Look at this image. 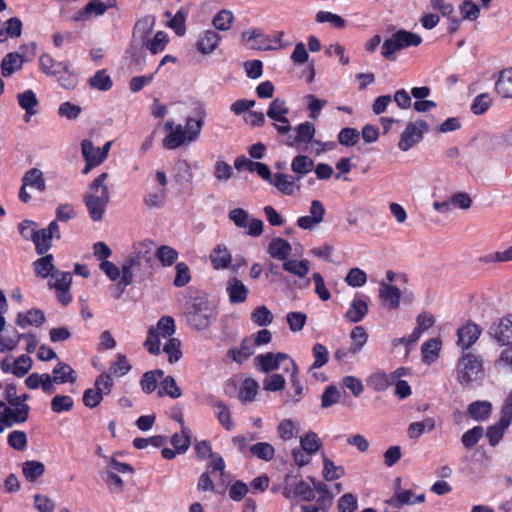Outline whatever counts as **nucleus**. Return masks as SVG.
I'll return each mask as SVG.
<instances>
[{
    "label": "nucleus",
    "mask_w": 512,
    "mask_h": 512,
    "mask_svg": "<svg viewBox=\"0 0 512 512\" xmlns=\"http://www.w3.org/2000/svg\"><path fill=\"white\" fill-rule=\"evenodd\" d=\"M156 18L153 15H145L138 19L133 27L130 49L135 62L141 61V55L148 50L156 55L166 48L169 38L164 31H158L151 37Z\"/></svg>",
    "instance_id": "f257e3e1"
},
{
    "label": "nucleus",
    "mask_w": 512,
    "mask_h": 512,
    "mask_svg": "<svg viewBox=\"0 0 512 512\" xmlns=\"http://www.w3.org/2000/svg\"><path fill=\"white\" fill-rule=\"evenodd\" d=\"M194 110L196 118L188 117L185 126L180 124L173 126V123L170 121L165 124L166 129L170 130V133L163 139L164 148L174 150L186 141L194 142L198 139L204 124L206 110L199 103L196 104Z\"/></svg>",
    "instance_id": "f03ea898"
},
{
    "label": "nucleus",
    "mask_w": 512,
    "mask_h": 512,
    "mask_svg": "<svg viewBox=\"0 0 512 512\" xmlns=\"http://www.w3.org/2000/svg\"><path fill=\"white\" fill-rule=\"evenodd\" d=\"M155 243L151 240H143L133 244L132 251L122 264V277L117 287L119 291L115 298L118 299L125 288L133 282L134 269L141 270L151 265L154 256Z\"/></svg>",
    "instance_id": "7ed1b4c3"
},
{
    "label": "nucleus",
    "mask_w": 512,
    "mask_h": 512,
    "mask_svg": "<svg viewBox=\"0 0 512 512\" xmlns=\"http://www.w3.org/2000/svg\"><path fill=\"white\" fill-rule=\"evenodd\" d=\"M109 174L104 172L96 177L89 185V191L84 195L83 202L93 221H101L110 201V192L105 184Z\"/></svg>",
    "instance_id": "20e7f679"
},
{
    "label": "nucleus",
    "mask_w": 512,
    "mask_h": 512,
    "mask_svg": "<svg viewBox=\"0 0 512 512\" xmlns=\"http://www.w3.org/2000/svg\"><path fill=\"white\" fill-rule=\"evenodd\" d=\"M484 375L483 363L477 355L466 352L458 360L456 379L462 386H470L482 380Z\"/></svg>",
    "instance_id": "39448f33"
},
{
    "label": "nucleus",
    "mask_w": 512,
    "mask_h": 512,
    "mask_svg": "<svg viewBox=\"0 0 512 512\" xmlns=\"http://www.w3.org/2000/svg\"><path fill=\"white\" fill-rule=\"evenodd\" d=\"M185 317L190 327L202 331L209 328L216 320L217 311L209 302L199 300L188 306Z\"/></svg>",
    "instance_id": "423d86ee"
},
{
    "label": "nucleus",
    "mask_w": 512,
    "mask_h": 512,
    "mask_svg": "<svg viewBox=\"0 0 512 512\" xmlns=\"http://www.w3.org/2000/svg\"><path fill=\"white\" fill-rule=\"evenodd\" d=\"M175 321L171 316H162L156 327H151L148 330L147 338L144 342L145 348L151 354L160 353V336L163 338H172L175 333Z\"/></svg>",
    "instance_id": "0eeeda50"
},
{
    "label": "nucleus",
    "mask_w": 512,
    "mask_h": 512,
    "mask_svg": "<svg viewBox=\"0 0 512 512\" xmlns=\"http://www.w3.org/2000/svg\"><path fill=\"white\" fill-rule=\"evenodd\" d=\"M422 43L420 35L407 30H399L390 38L386 39L382 44V55L386 59H394L393 55L396 51L411 46H419Z\"/></svg>",
    "instance_id": "6e6552de"
},
{
    "label": "nucleus",
    "mask_w": 512,
    "mask_h": 512,
    "mask_svg": "<svg viewBox=\"0 0 512 512\" xmlns=\"http://www.w3.org/2000/svg\"><path fill=\"white\" fill-rule=\"evenodd\" d=\"M290 363H296L288 354L283 352H267L254 358L255 367L266 374L272 373L282 367L283 371H290Z\"/></svg>",
    "instance_id": "1a4fd4ad"
},
{
    "label": "nucleus",
    "mask_w": 512,
    "mask_h": 512,
    "mask_svg": "<svg viewBox=\"0 0 512 512\" xmlns=\"http://www.w3.org/2000/svg\"><path fill=\"white\" fill-rule=\"evenodd\" d=\"M228 218L237 228H247L246 234L252 237H258L263 233V221L257 218H251L249 213L243 208L230 210Z\"/></svg>",
    "instance_id": "9d476101"
},
{
    "label": "nucleus",
    "mask_w": 512,
    "mask_h": 512,
    "mask_svg": "<svg viewBox=\"0 0 512 512\" xmlns=\"http://www.w3.org/2000/svg\"><path fill=\"white\" fill-rule=\"evenodd\" d=\"M29 415L28 405H11L0 401V432L17 423H23Z\"/></svg>",
    "instance_id": "9b49d317"
},
{
    "label": "nucleus",
    "mask_w": 512,
    "mask_h": 512,
    "mask_svg": "<svg viewBox=\"0 0 512 512\" xmlns=\"http://www.w3.org/2000/svg\"><path fill=\"white\" fill-rule=\"evenodd\" d=\"M428 128V124L423 120L408 123L401 134L398 148L403 152L408 151L422 140Z\"/></svg>",
    "instance_id": "f8f14e48"
},
{
    "label": "nucleus",
    "mask_w": 512,
    "mask_h": 512,
    "mask_svg": "<svg viewBox=\"0 0 512 512\" xmlns=\"http://www.w3.org/2000/svg\"><path fill=\"white\" fill-rule=\"evenodd\" d=\"M54 280L48 281V287L56 290V296L58 301L67 306L72 301V295L70 293V286L72 284V276L69 272L56 271Z\"/></svg>",
    "instance_id": "ddd939ff"
},
{
    "label": "nucleus",
    "mask_w": 512,
    "mask_h": 512,
    "mask_svg": "<svg viewBox=\"0 0 512 512\" xmlns=\"http://www.w3.org/2000/svg\"><path fill=\"white\" fill-rule=\"evenodd\" d=\"M489 334L500 345H512V317H503L493 323Z\"/></svg>",
    "instance_id": "4468645a"
},
{
    "label": "nucleus",
    "mask_w": 512,
    "mask_h": 512,
    "mask_svg": "<svg viewBox=\"0 0 512 512\" xmlns=\"http://www.w3.org/2000/svg\"><path fill=\"white\" fill-rule=\"evenodd\" d=\"M296 135H288L285 144L289 147L300 148L303 144L311 143L316 130L315 126L310 122L299 124L295 129Z\"/></svg>",
    "instance_id": "2eb2a0df"
},
{
    "label": "nucleus",
    "mask_w": 512,
    "mask_h": 512,
    "mask_svg": "<svg viewBox=\"0 0 512 512\" xmlns=\"http://www.w3.org/2000/svg\"><path fill=\"white\" fill-rule=\"evenodd\" d=\"M325 208L321 201L313 200L310 205L309 215L301 216L297 220V225L301 229H312L324 220Z\"/></svg>",
    "instance_id": "dca6fc26"
},
{
    "label": "nucleus",
    "mask_w": 512,
    "mask_h": 512,
    "mask_svg": "<svg viewBox=\"0 0 512 512\" xmlns=\"http://www.w3.org/2000/svg\"><path fill=\"white\" fill-rule=\"evenodd\" d=\"M481 332L482 330L477 324L467 321L457 330L458 346L463 350L470 348L478 340Z\"/></svg>",
    "instance_id": "f3484780"
},
{
    "label": "nucleus",
    "mask_w": 512,
    "mask_h": 512,
    "mask_svg": "<svg viewBox=\"0 0 512 512\" xmlns=\"http://www.w3.org/2000/svg\"><path fill=\"white\" fill-rule=\"evenodd\" d=\"M107 12L105 2L102 0H90L84 7L78 10L74 16L73 21L75 22H86L91 20L93 17H99Z\"/></svg>",
    "instance_id": "a211bd4d"
},
{
    "label": "nucleus",
    "mask_w": 512,
    "mask_h": 512,
    "mask_svg": "<svg viewBox=\"0 0 512 512\" xmlns=\"http://www.w3.org/2000/svg\"><path fill=\"white\" fill-rule=\"evenodd\" d=\"M379 297L385 307L390 310H395L400 305L401 292L396 286L380 283Z\"/></svg>",
    "instance_id": "6ab92c4d"
},
{
    "label": "nucleus",
    "mask_w": 512,
    "mask_h": 512,
    "mask_svg": "<svg viewBox=\"0 0 512 512\" xmlns=\"http://www.w3.org/2000/svg\"><path fill=\"white\" fill-rule=\"evenodd\" d=\"M220 34L212 29L205 30L197 41V49L202 54H211L215 51L221 41Z\"/></svg>",
    "instance_id": "aec40b11"
},
{
    "label": "nucleus",
    "mask_w": 512,
    "mask_h": 512,
    "mask_svg": "<svg viewBox=\"0 0 512 512\" xmlns=\"http://www.w3.org/2000/svg\"><path fill=\"white\" fill-rule=\"evenodd\" d=\"M17 100L19 106L25 110V122H29L30 118L37 113L39 100L36 94L32 90H26L17 95Z\"/></svg>",
    "instance_id": "412c9836"
},
{
    "label": "nucleus",
    "mask_w": 512,
    "mask_h": 512,
    "mask_svg": "<svg viewBox=\"0 0 512 512\" xmlns=\"http://www.w3.org/2000/svg\"><path fill=\"white\" fill-rule=\"evenodd\" d=\"M25 384L29 389H37L41 387L43 392L47 394H51L55 390L52 376L48 373H32L26 378Z\"/></svg>",
    "instance_id": "4be33fe9"
},
{
    "label": "nucleus",
    "mask_w": 512,
    "mask_h": 512,
    "mask_svg": "<svg viewBox=\"0 0 512 512\" xmlns=\"http://www.w3.org/2000/svg\"><path fill=\"white\" fill-rule=\"evenodd\" d=\"M292 250L291 244L281 238L275 237L267 247V253L275 259L286 261Z\"/></svg>",
    "instance_id": "5701e85b"
},
{
    "label": "nucleus",
    "mask_w": 512,
    "mask_h": 512,
    "mask_svg": "<svg viewBox=\"0 0 512 512\" xmlns=\"http://www.w3.org/2000/svg\"><path fill=\"white\" fill-rule=\"evenodd\" d=\"M25 62L24 56L18 52L8 53L1 62V73L4 77H10L20 71Z\"/></svg>",
    "instance_id": "b1692460"
},
{
    "label": "nucleus",
    "mask_w": 512,
    "mask_h": 512,
    "mask_svg": "<svg viewBox=\"0 0 512 512\" xmlns=\"http://www.w3.org/2000/svg\"><path fill=\"white\" fill-rule=\"evenodd\" d=\"M67 61L56 62L49 54H42L39 58V66L43 73L49 76H58L68 67Z\"/></svg>",
    "instance_id": "393cba45"
},
{
    "label": "nucleus",
    "mask_w": 512,
    "mask_h": 512,
    "mask_svg": "<svg viewBox=\"0 0 512 512\" xmlns=\"http://www.w3.org/2000/svg\"><path fill=\"white\" fill-rule=\"evenodd\" d=\"M254 347L255 342L252 341V338L246 337L241 341L239 348L228 351V356L237 363H243L254 354Z\"/></svg>",
    "instance_id": "a878e982"
},
{
    "label": "nucleus",
    "mask_w": 512,
    "mask_h": 512,
    "mask_svg": "<svg viewBox=\"0 0 512 512\" xmlns=\"http://www.w3.org/2000/svg\"><path fill=\"white\" fill-rule=\"evenodd\" d=\"M226 291L231 303H243L247 299L248 289L244 283L237 279L232 278L228 281Z\"/></svg>",
    "instance_id": "bb28decb"
},
{
    "label": "nucleus",
    "mask_w": 512,
    "mask_h": 512,
    "mask_svg": "<svg viewBox=\"0 0 512 512\" xmlns=\"http://www.w3.org/2000/svg\"><path fill=\"white\" fill-rule=\"evenodd\" d=\"M270 183L286 195H292L300 189L294 178L287 174L276 173Z\"/></svg>",
    "instance_id": "cd10ccee"
},
{
    "label": "nucleus",
    "mask_w": 512,
    "mask_h": 512,
    "mask_svg": "<svg viewBox=\"0 0 512 512\" xmlns=\"http://www.w3.org/2000/svg\"><path fill=\"white\" fill-rule=\"evenodd\" d=\"M45 321V315L40 309H31L27 312H20L16 317V324L21 328H26L30 325L40 326Z\"/></svg>",
    "instance_id": "c85d7f7f"
},
{
    "label": "nucleus",
    "mask_w": 512,
    "mask_h": 512,
    "mask_svg": "<svg viewBox=\"0 0 512 512\" xmlns=\"http://www.w3.org/2000/svg\"><path fill=\"white\" fill-rule=\"evenodd\" d=\"M404 373V369L400 368L394 371L391 374H386L384 372H377L371 376L370 382L373 385L374 389L377 391H383L388 386L392 385L397 378L402 376Z\"/></svg>",
    "instance_id": "c756f323"
},
{
    "label": "nucleus",
    "mask_w": 512,
    "mask_h": 512,
    "mask_svg": "<svg viewBox=\"0 0 512 512\" xmlns=\"http://www.w3.org/2000/svg\"><path fill=\"white\" fill-rule=\"evenodd\" d=\"M210 260L215 269H225L231 264L232 257L227 247L219 244L212 250Z\"/></svg>",
    "instance_id": "7c9ffc66"
},
{
    "label": "nucleus",
    "mask_w": 512,
    "mask_h": 512,
    "mask_svg": "<svg viewBox=\"0 0 512 512\" xmlns=\"http://www.w3.org/2000/svg\"><path fill=\"white\" fill-rule=\"evenodd\" d=\"M52 380L54 384L62 383H74L77 379L76 372L70 367V365L59 362L53 369Z\"/></svg>",
    "instance_id": "2f4dec72"
},
{
    "label": "nucleus",
    "mask_w": 512,
    "mask_h": 512,
    "mask_svg": "<svg viewBox=\"0 0 512 512\" xmlns=\"http://www.w3.org/2000/svg\"><path fill=\"white\" fill-rule=\"evenodd\" d=\"M314 169V161L306 155H297L291 162V170L300 180Z\"/></svg>",
    "instance_id": "473e14b6"
},
{
    "label": "nucleus",
    "mask_w": 512,
    "mask_h": 512,
    "mask_svg": "<svg viewBox=\"0 0 512 512\" xmlns=\"http://www.w3.org/2000/svg\"><path fill=\"white\" fill-rule=\"evenodd\" d=\"M496 92L504 98H512V68L503 70L495 83Z\"/></svg>",
    "instance_id": "72a5a7b5"
},
{
    "label": "nucleus",
    "mask_w": 512,
    "mask_h": 512,
    "mask_svg": "<svg viewBox=\"0 0 512 512\" xmlns=\"http://www.w3.org/2000/svg\"><path fill=\"white\" fill-rule=\"evenodd\" d=\"M467 412L471 418L484 421L492 412V404L489 401H475L468 406Z\"/></svg>",
    "instance_id": "f704fd0d"
},
{
    "label": "nucleus",
    "mask_w": 512,
    "mask_h": 512,
    "mask_svg": "<svg viewBox=\"0 0 512 512\" xmlns=\"http://www.w3.org/2000/svg\"><path fill=\"white\" fill-rule=\"evenodd\" d=\"M34 271L37 276L41 278H47L54 276L57 271L53 264V256L51 254L45 255L37 259L34 263Z\"/></svg>",
    "instance_id": "c9c22d12"
},
{
    "label": "nucleus",
    "mask_w": 512,
    "mask_h": 512,
    "mask_svg": "<svg viewBox=\"0 0 512 512\" xmlns=\"http://www.w3.org/2000/svg\"><path fill=\"white\" fill-rule=\"evenodd\" d=\"M53 237L46 231L45 228L31 231V240L34 242L36 252L39 255L46 253L51 248V241Z\"/></svg>",
    "instance_id": "e433bc0d"
},
{
    "label": "nucleus",
    "mask_w": 512,
    "mask_h": 512,
    "mask_svg": "<svg viewBox=\"0 0 512 512\" xmlns=\"http://www.w3.org/2000/svg\"><path fill=\"white\" fill-rule=\"evenodd\" d=\"M22 183H24V186L35 188L40 192L46 189L43 172L38 168L28 170L22 178Z\"/></svg>",
    "instance_id": "4c0bfd02"
},
{
    "label": "nucleus",
    "mask_w": 512,
    "mask_h": 512,
    "mask_svg": "<svg viewBox=\"0 0 512 512\" xmlns=\"http://www.w3.org/2000/svg\"><path fill=\"white\" fill-rule=\"evenodd\" d=\"M368 313V305L362 299L355 298L346 312V318L353 323L360 322Z\"/></svg>",
    "instance_id": "58836bf2"
},
{
    "label": "nucleus",
    "mask_w": 512,
    "mask_h": 512,
    "mask_svg": "<svg viewBox=\"0 0 512 512\" xmlns=\"http://www.w3.org/2000/svg\"><path fill=\"white\" fill-rule=\"evenodd\" d=\"M164 372L162 370L147 371L142 375L140 386L144 393L151 394L155 391L158 384V379L163 378Z\"/></svg>",
    "instance_id": "ea45409f"
},
{
    "label": "nucleus",
    "mask_w": 512,
    "mask_h": 512,
    "mask_svg": "<svg viewBox=\"0 0 512 512\" xmlns=\"http://www.w3.org/2000/svg\"><path fill=\"white\" fill-rule=\"evenodd\" d=\"M234 20L235 17L232 11L221 9L213 17L212 25L218 31H228L232 27Z\"/></svg>",
    "instance_id": "a19ab883"
},
{
    "label": "nucleus",
    "mask_w": 512,
    "mask_h": 512,
    "mask_svg": "<svg viewBox=\"0 0 512 512\" xmlns=\"http://www.w3.org/2000/svg\"><path fill=\"white\" fill-rule=\"evenodd\" d=\"M160 397L169 396L172 399L181 397L182 391L178 387L176 380L172 376H166L162 378L160 389L158 391Z\"/></svg>",
    "instance_id": "79ce46f5"
},
{
    "label": "nucleus",
    "mask_w": 512,
    "mask_h": 512,
    "mask_svg": "<svg viewBox=\"0 0 512 512\" xmlns=\"http://www.w3.org/2000/svg\"><path fill=\"white\" fill-rule=\"evenodd\" d=\"M322 446V442L315 432L309 431L300 437V448L315 455Z\"/></svg>",
    "instance_id": "37998d69"
},
{
    "label": "nucleus",
    "mask_w": 512,
    "mask_h": 512,
    "mask_svg": "<svg viewBox=\"0 0 512 512\" xmlns=\"http://www.w3.org/2000/svg\"><path fill=\"white\" fill-rule=\"evenodd\" d=\"M441 341L438 338H432L422 345V357L425 363L434 362L439 355Z\"/></svg>",
    "instance_id": "c03bdc74"
},
{
    "label": "nucleus",
    "mask_w": 512,
    "mask_h": 512,
    "mask_svg": "<svg viewBox=\"0 0 512 512\" xmlns=\"http://www.w3.org/2000/svg\"><path fill=\"white\" fill-rule=\"evenodd\" d=\"M45 466L39 461H26L22 465V472L27 481L34 482L44 474Z\"/></svg>",
    "instance_id": "a18cd8bd"
},
{
    "label": "nucleus",
    "mask_w": 512,
    "mask_h": 512,
    "mask_svg": "<svg viewBox=\"0 0 512 512\" xmlns=\"http://www.w3.org/2000/svg\"><path fill=\"white\" fill-rule=\"evenodd\" d=\"M504 420L502 418L499 419V421L488 427L486 431V436L488 438L489 444L491 446L497 445L500 440L502 439L504 432L508 429L510 426L509 422H503Z\"/></svg>",
    "instance_id": "49530a36"
},
{
    "label": "nucleus",
    "mask_w": 512,
    "mask_h": 512,
    "mask_svg": "<svg viewBox=\"0 0 512 512\" xmlns=\"http://www.w3.org/2000/svg\"><path fill=\"white\" fill-rule=\"evenodd\" d=\"M81 152L86 162H92V164H102L100 148L95 147L91 140L84 139L81 142Z\"/></svg>",
    "instance_id": "de8ad7c7"
},
{
    "label": "nucleus",
    "mask_w": 512,
    "mask_h": 512,
    "mask_svg": "<svg viewBox=\"0 0 512 512\" xmlns=\"http://www.w3.org/2000/svg\"><path fill=\"white\" fill-rule=\"evenodd\" d=\"M259 389V384L252 378L243 381L239 390V399L242 402H251L255 399Z\"/></svg>",
    "instance_id": "09e8293b"
},
{
    "label": "nucleus",
    "mask_w": 512,
    "mask_h": 512,
    "mask_svg": "<svg viewBox=\"0 0 512 512\" xmlns=\"http://www.w3.org/2000/svg\"><path fill=\"white\" fill-rule=\"evenodd\" d=\"M250 452L253 456L264 461H270L275 456V448L268 442H258L250 446Z\"/></svg>",
    "instance_id": "8fccbe9b"
},
{
    "label": "nucleus",
    "mask_w": 512,
    "mask_h": 512,
    "mask_svg": "<svg viewBox=\"0 0 512 512\" xmlns=\"http://www.w3.org/2000/svg\"><path fill=\"white\" fill-rule=\"evenodd\" d=\"M350 338L353 341V345L351 346V353L352 355H356L365 346L368 340V334L364 327L355 326L350 333Z\"/></svg>",
    "instance_id": "3c124183"
},
{
    "label": "nucleus",
    "mask_w": 512,
    "mask_h": 512,
    "mask_svg": "<svg viewBox=\"0 0 512 512\" xmlns=\"http://www.w3.org/2000/svg\"><path fill=\"white\" fill-rule=\"evenodd\" d=\"M345 475L342 466H336L335 463L323 455V477L326 481H334Z\"/></svg>",
    "instance_id": "603ef678"
},
{
    "label": "nucleus",
    "mask_w": 512,
    "mask_h": 512,
    "mask_svg": "<svg viewBox=\"0 0 512 512\" xmlns=\"http://www.w3.org/2000/svg\"><path fill=\"white\" fill-rule=\"evenodd\" d=\"M89 85L99 91H107L111 89L113 82L106 70H99L93 77L89 79Z\"/></svg>",
    "instance_id": "864d4df0"
},
{
    "label": "nucleus",
    "mask_w": 512,
    "mask_h": 512,
    "mask_svg": "<svg viewBox=\"0 0 512 512\" xmlns=\"http://www.w3.org/2000/svg\"><path fill=\"white\" fill-rule=\"evenodd\" d=\"M286 380L280 373H269L263 380V389L269 392H278L285 389Z\"/></svg>",
    "instance_id": "5fc2aeb1"
},
{
    "label": "nucleus",
    "mask_w": 512,
    "mask_h": 512,
    "mask_svg": "<svg viewBox=\"0 0 512 512\" xmlns=\"http://www.w3.org/2000/svg\"><path fill=\"white\" fill-rule=\"evenodd\" d=\"M282 267L285 271L300 278L309 273V262L307 260H286Z\"/></svg>",
    "instance_id": "6e6d98bb"
},
{
    "label": "nucleus",
    "mask_w": 512,
    "mask_h": 512,
    "mask_svg": "<svg viewBox=\"0 0 512 512\" xmlns=\"http://www.w3.org/2000/svg\"><path fill=\"white\" fill-rule=\"evenodd\" d=\"M435 427V421L432 418H427L422 422H413L408 427V436L411 439H418L425 430L432 431Z\"/></svg>",
    "instance_id": "4d7b16f0"
},
{
    "label": "nucleus",
    "mask_w": 512,
    "mask_h": 512,
    "mask_svg": "<svg viewBox=\"0 0 512 512\" xmlns=\"http://www.w3.org/2000/svg\"><path fill=\"white\" fill-rule=\"evenodd\" d=\"M154 256L158 258L163 266H171L176 262L178 252L170 246L162 245L156 250Z\"/></svg>",
    "instance_id": "13d9d810"
},
{
    "label": "nucleus",
    "mask_w": 512,
    "mask_h": 512,
    "mask_svg": "<svg viewBox=\"0 0 512 512\" xmlns=\"http://www.w3.org/2000/svg\"><path fill=\"white\" fill-rule=\"evenodd\" d=\"M251 320L258 326H268L273 321V314L265 305H261L253 310Z\"/></svg>",
    "instance_id": "bf43d9fd"
},
{
    "label": "nucleus",
    "mask_w": 512,
    "mask_h": 512,
    "mask_svg": "<svg viewBox=\"0 0 512 512\" xmlns=\"http://www.w3.org/2000/svg\"><path fill=\"white\" fill-rule=\"evenodd\" d=\"M315 21L317 23H329L333 27L342 29L346 26V20L340 15L328 11H319L316 14Z\"/></svg>",
    "instance_id": "052dcab7"
},
{
    "label": "nucleus",
    "mask_w": 512,
    "mask_h": 512,
    "mask_svg": "<svg viewBox=\"0 0 512 512\" xmlns=\"http://www.w3.org/2000/svg\"><path fill=\"white\" fill-rule=\"evenodd\" d=\"M278 435L279 437L284 440L288 441L296 437L298 433V428L296 423H294L290 419H284L280 422V424L277 427Z\"/></svg>",
    "instance_id": "680f3d73"
},
{
    "label": "nucleus",
    "mask_w": 512,
    "mask_h": 512,
    "mask_svg": "<svg viewBox=\"0 0 512 512\" xmlns=\"http://www.w3.org/2000/svg\"><path fill=\"white\" fill-rule=\"evenodd\" d=\"M74 401L68 395H56L51 401V409L55 413L67 412L73 408Z\"/></svg>",
    "instance_id": "e2e57ef3"
},
{
    "label": "nucleus",
    "mask_w": 512,
    "mask_h": 512,
    "mask_svg": "<svg viewBox=\"0 0 512 512\" xmlns=\"http://www.w3.org/2000/svg\"><path fill=\"white\" fill-rule=\"evenodd\" d=\"M166 196V188H161L148 193L144 198V203L149 208H161L164 205Z\"/></svg>",
    "instance_id": "0e129e2a"
},
{
    "label": "nucleus",
    "mask_w": 512,
    "mask_h": 512,
    "mask_svg": "<svg viewBox=\"0 0 512 512\" xmlns=\"http://www.w3.org/2000/svg\"><path fill=\"white\" fill-rule=\"evenodd\" d=\"M459 9L462 20L475 21L480 15V7L471 0H465Z\"/></svg>",
    "instance_id": "69168bd1"
},
{
    "label": "nucleus",
    "mask_w": 512,
    "mask_h": 512,
    "mask_svg": "<svg viewBox=\"0 0 512 512\" xmlns=\"http://www.w3.org/2000/svg\"><path fill=\"white\" fill-rule=\"evenodd\" d=\"M492 104V98L488 93L479 94L471 104V111L475 115L485 113Z\"/></svg>",
    "instance_id": "338daca9"
},
{
    "label": "nucleus",
    "mask_w": 512,
    "mask_h": 512,
    "mask_svg": "<svg viewBox=\"0 0 512 512\" xmlns=\"http://www.w3.org/2000/svg\"><path fill=\"white\" fill-rule=\"evenodd\" d=\"M357 507V499L352 493H345L338 500L337 508L339 512H355Z\"/></svg>",
    "instance_id": "774afa93"
}]
</instances>
